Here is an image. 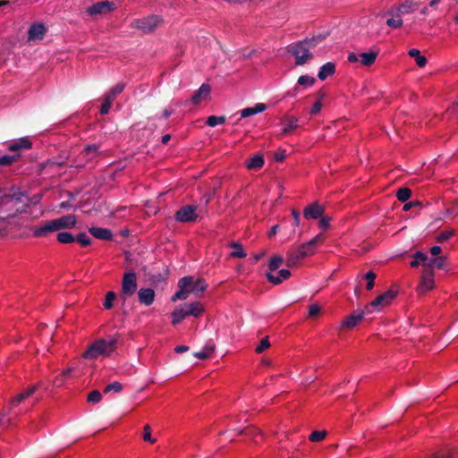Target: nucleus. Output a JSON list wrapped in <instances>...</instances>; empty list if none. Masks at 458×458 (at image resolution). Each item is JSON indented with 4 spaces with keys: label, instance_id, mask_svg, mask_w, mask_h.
<instances>
[{
    "label": "nucleus",
    "instance_id": "obj_42",
    "mask_svg": "<svg viewBox=\"0 0 458 458\" xmlns=\"http://www.w3.org/2000/svg\"><path fill=\"white\" fill-rule=\"evenodd\" d=\"M444 262L445 259L443 257L432 259L428 262L426 268L432 269L433 267H442L444 266Z\"/></svg>",
    "mask_w": 458,
    "mask_h": 458
},
{
    "label": "nucleus",
    "instance_id": "obj_2",
    "mask_svg": "<svg viewBox=\"0 0 458 458\" xmlns=\"http://www.w3.org/2000/svg\"><path fill=\"white\" fill-rule=\"evenodd\" d=\"M178 287L179 290L172 297V301H184L189 297L190 293L198 296L207 290L208 284L201 278L194 280L192 276H184L179 280Z\"/></svg>",
    "mask_w": 458,
    "mask_h": 458
},
{
    "label": "nucleus",
    "instance_id": "obj_53",
    "mask_svg": "<svg viewBox=\"0 0 458 458\" xmlns=\"http://www.w3.org/2000/svg\"><path fill=\"white\" fill-rule=\"evenodd\" d=\"M113 101L106 98V97H104V102L101 106V108H100V113L102 114H106L109 112V109L111 107V105H112Z\"/></svg>",
    "mask_w": 458,
    "mask_h": 458
},
{
    "label": "nucleus",
    "instance_id": "obj_45",
    "mask_svg": "<svg viewBox=\"0 0 458 458\" xmlns=\"http://www.w3.org/2000/svg\"><path fill=\"white\" fill-rule=\"evenodd\" d=\"M322 308L318 304H312L309 307V317L317 318L321 313Z\"/></svg>",
    "mask_w": 458,
    "mask_h": 458
},
{
    "label": "nucleus",
    "instance_id": "obj_16",
    "mask_svg": "<svg viewBox=\"0 0 458 458\" xmlns=\"http://www.w3.org/2000/svg\"><path fill=\"white\" fill-rule=\"evenodd\" d=\"M324 214V208L318 203L314 202L307 206L303 211L306 219H317Z\"/></svg>",
    "mask_w": 458,
    "mask_h": 458
},
{
    "label": "nucleus",
    "instance_id": "obj_7",
    "mask_svg": "<svg viewBox=\"0 0 458 458\" xmlns=\"http://www.w3.org/2000/svg\"><path fill=\"white\" fill-rule=\"evenodd\" d=\"M198 217L197 206L185 205L175 213V219L182 223H190L195 221Z\"/></svg>",
    "mask_w": 458,
    "mask_h": 458
},
{
    "label": "nucleus",
    "instance_id": "obj_37",
    "mask_svg": "<svg viewBox=\"0 0 458 458\" xmlns=\"http://www.w3.org/2000/svg\"><path fill=\"white\" fill-rule=\"evenodd\" d=\"M142 438L144 441L148 442L150 444H155L157 442V439L152 437L151 436V428L148 424H146L143 427Z\"/></svg>",
    "mask_w": 458,
    "mask_h": 458
},
{
    "label": "nucleus",
    "instance_id": "obj_48",
    "mask_svg": "<svg viewBox=\"0 0 458 458\" xmlns=\"http://www.w3.org/2000/svg\"><path fill=\"white\" fill-rule=\"evenodd\" d=\"M386 24H387V26H389L391 28L397 29V28L402 27L403 20L401 18H399V17L398 18H394V16H393L392 18H389L386 21Z\"/></svg>",
    "mask_w": 458,
    "mask_h": 458
},
{
    "label": "nucleus",
    "instance_id": "obj_60",
    "mask_svg": "<svg viewBox=\"0 0 458 458\" xmlns=\"http://www.w3.org/2000/svg\"><path fill=\"white\" fill-rule=\"evenodd\" d=\"M348 61L351 63H356L360 62L359 55H356L354 53H351L348 55Z\"/></svg>",
    "mask_w": 458,
    "mask_h": 458
},
{
    "label": "nucleus",
    "instance_id": "obj_32",
    "mask_svg": "<svg viewBox=\"0 0 458 458\" xmlns=\"http://www.w3.org/2000/svg\"><path fill=\"white\" fill-rule=\"evenodd\" d=\"M229 246L231 248H233L234 250L230 253V256L232 258H245L246 253L242 249V246L239 242H232L229 243Z\"/></svg>",
    "mask_w": 458,
    "mask_h": 458
},
{
    "label": "nucleus",
    "instance_id": "obj_17",
    "mask_svg": "<svg viewBox=\"0 0 458 458\" xmlns=\"http://www.w3.org/2000/svg\"><path fill=\"white\" fill-rule=\"evenodd\" d=\"M46 33V28L41 23H36L30 27L28 31V40L29 41H38L41 40Z\"/></svg>",
    "mask_w": 458,
    "mask_h": 458
},
{
    "label": "nucleus",
    "instance_id": "obj_57",
    "mask_svg": "<svg viewBox=\"0 0 458 458\" xmlns=\"http://www.w3.org/2000/svg\"><path fill=\"white\" fill-rule=\"evenodd\" d=\"M414 259L416 260H419V262H422L423 265L427 267V260H428V257L426 256V254L420 252V251H417L414 253L413 255Z\"/></svg>",
    "mask_w": 458,
    "mask_h": 458
},
{
    "label": "nucleus",
    "instance_id": "obj_22",
    "mask_svg": "<svg viewBox=\"0 0 458 458\" xmlns=\"http://www.w3.org/2000/svg\"><path fill=\"white\" fill-rule=\"evenodd\" d=\"M291 272L287 269H281L277 275H275L274 273L268 272L267 273V280L272 283L273 284H279L284 280H286L290 277Z\"/></svg>",
    "mask_w": 458,
    "mask_h": 458
},
{
    "label": "nucleus",
    "instance_id": "obj_14",
    "mask_svg": "<svg viewBox=\"0 0 458 458\" xmlns=\"http://www.w3.org/2000/svg\"><path fill=\"white\" fill-rule=\"evenodd\" d=\"M417 8V5L411 1H407L400 5L393 6L389 11L388 14L392 16L400 17L402 15L412 13Z\"/></svg>",
    "mask_w": 458,
    "mask_h": 458
},
{
    "label": "nucleus",
    "instance_id": "obj_1",
    "mask_svg": "<svg viewBox=\"0 0 458 458\" xmlns=\"http://www.w3.org/2000/svg\"><path fill=\"white\" fill-rule=\"evenodd\" d=\"M325 38L326 36L322 34L314 36L310 38H305L304 40L288 46L287 51L294 56L296 65H304L313 57L310 50L316 47Z\"/></svg>",
    "mask_w": 458,
    "mask_h": 458
},
{
    "label": "nucleus",
    "instance_id": "obj_58",
    "mask_svg": "<svg viewBox=\"0 0 458 458\" xmlns=\"http://www.w3.org/2000/svg\"><path fill=\"white\" fill-rule=\"evenodd\" d=\"M321 108H322V102L320 100H318L316 103H314V105L312 106V107L310 109V113L312 114H317L318 113L320 112Z\"/></svg>",
    "mask_w": 458,
    "mask_h": 458
},
{
    "label": "nucleus",
    "instance_id": "obj_24",
    "mask_svg": "<svg viewBox=\"0 0 458 458\" xmlns=\"http://www.w3.org/2000/svg\"><path fill=\"white\" fill-rule=\"evenodd\" d=\"M335 72V65L334 63L328 62L322 65L318 73V77L320 81H325L328 76H331Z\"/></svg>",
    "mask_w": 458,
    "mask_h": 458
},
{
    "label": "nucleus",
    "instance_id": "obj_50",
    "mask_svg": "<svg viewBox=\"0 0 458 458\" xmlns=\"http://www.w3.org/2000/svg\"><path fill=\"white\" fill-rule=\"evenodd\" d=\"M18 159V156H3L0 157V165H9Z\"/></svg>",
    "mask_w": 458,
    "mask_h": 458
},
{
    "label": "nucleus",
    "instance_id": "obj_19",
    "mask_svg": "<svg viewBox=\"0 0 458 458\" xmlns=\"http://www.w3.org/2000/svg\"><path fill=\"white\" fill-rule=\"evenodd\" d=\"M210 86L208 84H202L200 88L193 94L191 102L194 105H199L206 100L210 94Z\"/></svg>",
    "mask_w": 458,
    "mask_h": 458
},
{
    "label": "nucleus",
    "instance_id": "obj_49",
    "mask_svg": "<svg viewBox=\"0 0 458 458\" xmlns=\"http://www.w3.org/2000/svg\"><path fill=\"white\" fill-rule=\"evenodd\" d=\"M101 399H102V395H101L100 392H98L97 390L90 392L88 395V402H89V403H97L100 402Z\"/></svg>",
    "mask_w": 458,
    "mask_h": 458
},
{
    "label": "nucleus",
    "instance_id": "obj_15",
    "mask_svg": "<svg viewBox=\"0 0 458 458\" xmlns=\"http://www.w3.org/2000/svg\"><path fill=\"white\" fill-rule=\"evenodd\" d=\"M53 221L55 223L57 232L63 229L73 228L77 222L76 216L71 214L53 219Z\"/></svg>",
    "mask_w": 458,
    "mask_h": 458
},
{
    "label": "nucleus",
    "instance_id": "obj_18",
    "mask_svg": "<svg viewBox=\"0 0 458 458\" xmlns=\"http://www.w3.org/2000/svg\"><path fill=\"white\" fill-rule=\"evenodd\" d=\"M39 387V385H33L28 387L27 389L23 390L21 393L18 394L16 396H14L10 401V406L11 408L20 404L21 402H23L25 399L31 396L37 389Z\"/></svg>",
    "mask_w": 458,
    "mask_h": 458
},
{
    "label": "nucleus",
    "instance_id": "obj_35",
    "mask_svg": "<svg viewBox=\"0 0 458 458\" xmlns=\"http://www.w3.org/2000/svg\"><path fill=\"white\" fill-rule=\"evenodd\" d=\"M72 369H67L66 370L63 371L61 374L56 376L53 382V385L55 387H61L64 384L66 377L70 375Z\"/></svg>",
    "mask_w": 458,
    "mask_h": 458
},
{
    "label": "nucleus",
    "instance_id": "obj_27",
    "mask_svg": "<svg viewBox=\"0 0 458 458\" xmlns=\"http://www.w3.org/2000/svg\"><path fill=\"white\" fill-rule=\"evenodd\" d=\"M89 233L94 237L101 240H110L112 238L111 231L106 228L91 227Z\"/></svg>",
    "mask_w": 458,
    "mask_h": 458
},
{
    "label": "nucleus",
    "instance_id": "obj_34",
    "mask_svg": "<svg viewBox=\"0 0 458 458\" xmlns=\"http://www.w3.org/2000/svg\"><path fill=\"white\" fill-rule=\"evenodd\" d=\"M124 85L122 83H118L114 86L106 95L105 97L112 101L115 99V98L123 90Z\"/></svg>",
    "mask_w": 458,
    "mask_h": 458
},
{
    "label": "nucleus",
    "instance_id": "obj_63",
    "mask_svg": "<svg viewBox=\"0 0 458 458\" xmlns=\"http://www.w3.org/2000/svg\"><path fill=\"white\" fill-rule=\"evenodd\" d=\"M277 229H278V225H274V226L271 228L270 232L268 233V236H269V237H273L274 235H276V233H277Z\"/></svg>",
    "mask_w": 458,
    "mask_h": 458
},
{
    "label": "nucleus",
    "instance_id": "obj_64",
    "mask_svg": "<svg viewBox=\"0 0 458 458\" xmlns=\"http://www.w3.org/2000/svg\"><path fill=\"white\" fill-rule=\"evenodd\" d=\"M434 458H450L449 455L445 454H437Z\"/></svg>",
    "mask_w": 458,
    "mask_h": 458
},
{
    "label": "nucleus",
    "instance_id": "obj_4",
    "mask_svg": "<svg viewBox=\"0 0 458 458\" xmlns=\"http://www.w3.org/2000/svg\"><path fill=\"white\" fill-rule=\"evenodd\" d=\"M205 311L204 305L200 301L184 303L177 306L172 312V324L177 325L181 323L188 316L195 318L200 317Z\"/></svg>",
    "mask_w": 458,
    "mask_h": 458
},
{
    "label": "nucleus",
    "instance_id": "obj_51",
    "mask_svg": "<svg viewBox=\"0 0 458 458\" xmlns=\"http://www.w3.org/2000/svg\"><path fill=\"white\" fill-rule=\"evenodd\" d=\"M77 242L81 245V246H88L90 244L91 242V240L90 238L86 234V233H80L77 238H76Z\"/></svg>",
    "mask_w": 458,
    "mask_h": 458
},
{
    "label": "nucleus",
    "instance_id": "obj_40",
    "mask_svg": "<svg viewBox=\"0 0 458 458\" xmlns=\"http://www.w3.org/2000/svg\"><path fill=\"white\" fill-rule=\"evenodd\" d=\"M315 83V79L308 75H301L298 79V85L311 87Z\"/></svg>",
    "mask_w": 458,
    "mask_h": 458
},
{
    "label": "nucleus",
    "instance_id": "obj_62",
    "mask_svg": "<svg viewBox=\"0 0 458 458\" xmlns=\"http://www.w3.org/2000/svg\"><path fill=\"white\" fill-rule=\"evenodd\" d=\"M441 252V248L439 246H434L430 249V253L432 256H437Z\"/></svg>",
    "mask_w": 458,
    "mask_h": 458
},
{
    "label": "nucleus",
    "instance_id": "obj_52",
    "mask_svg": "<svg viewBox=\"0 0 458 458\" xmlns=\"http://www.w3.org/2000/svg\"><path fill=\"white\" fill-rule=\"evenodd\" d=\"M270 346V343L268 341V337H264L259 344L257 346L256 348V352L258 353H261L263 351H265L266 349H267L268 347Z\"/></svg>",
    "mask_w": 458,
    "mask_h": 458
},
{
    "label": "nucleus",
    "instance_id": "obj_26",
    "mask_svg": "<svg viewBox=\"0 0 458 458\" xmlns=\"http://www.w3.org/2000/svg\"><path fill=\"white\" fill-rule=\"evenodd\" d=\"M266 105L263 103H258L253 107H247L241 111V116L246 118L256 114L261 113L266 109Z\"/></svg>",
    "mask_w": 458,
    "mask_h": 458
},
{
    "label": "nucleus",
    "instance_id": "obj_55",
    "mask_svg": "<svg viewBox=\"0 0 458 458\" xmlns=\"http://www.w3.org/2000/svg\"><path fill=\"white\" fill-rule=\"evenodd\" d=\"M179 105H180V102L178 100H174L172 105L164 110L162 116L164 118H168L174 113V108L172 106H178Z\"/></svg>",
    "mask_w": 458,
    "mask_h": 458
},
{
    "label": "nucleus",
    "instance_id": "obj_6",
    "mask_svg": "<svg viewBox=\"0 0 458 458\" xmlns=\"http://www.w3.org/2000/svg\"><path fill=\"white\" fill-rule=\"evenodd\" d=\"M395 296V292L392 290L386 291V293L377 296L374 301H372L369 304L366 306L367 312L372 313L383 310L384 308L391 304Z\"/></svg>",
    "mask_w": 458,
    "mask_h": 458
},
{
    "label": "nucleus",
    "instance_id": "obj_59",
    "mask_svg": "<svg viewBox=\"0 0 458 458\" xmlns=\"http://www.w3.org/2000/svg\"><path fill=\"white\" fill-rule=\"evenodd\" d=\"M292 216L293 217V224H294V225L295 226H299V225H300V213L297 210L293 209L292 211Z\"/></svg>",
    "mask_w": 458,
    "mask_h": 458
},
{
    "label": "nucleus",
    "instance_id": "obj_39",
    "mask_svg": "<svg viewBox=\"0 0 458 458\" xmlns=\"http://www.w3.org/2000/svg\"><path fill=\"white\" fill-rule=\"evenodd\" d=\"M225 122L224 116L211 115L207 119V124L210 127H215L217 124H223Z\"/></svg>",
    "mask_w": 458,
    "mask_h": 458
},
{
    "label": "nucleus",
    "instance_id": "obj_56",
    "mask_svg": "<svg viewBox=\"0 0 458 458\" xmlns=\"http://www.w3.org/2000/svg\"><path fill=\"white\" fill-rule=\"evenodd\" d=\"M330 221H331V218L329 216L321 217V219L318 221L319 228H321L323 230L327 229L330 225Z\"/></svg>",
    "mask_w": 458,
    "mask_h": 458
},
{
    "label": "nucleus",
    "instance_id": "obj_23",
    "mask_svg": "<svg viewBox=\"0 0 458 458\" xmlns=\"http://www.w3.org/2000/svg\"><path fill=\"white\" fill-rule=\"evenodd\" d=\"M303 258H305V255L302 254V251L300 250L299 246L295 250H292L287 253L286 266L294 267L298 264V261Z\"/></svg>",
    "mask_w": 458,
    "mask_h": 458
},
{
    "label": "nucleus",
    "instance_id": "obj_31",
    "mask_svg": "<svg viewBox=\"0 0 458 458\" xmlns=\"http://www.w3.org/2000/svg\"><path fill=\"white\" fill-rule=\"evenodd\" d=\"M362 314L350 315L343 321L342 327L346 328H352L362 319Z\"/></svg>",
    "mask_w": 458,
    "mask_h": 458
},
{
    "label": "nucleus",
    "instance_id": "obj_21",
    "mask_svg": "<svg viewBox=\"0 0 458 458\" xmlns=\"http://www.w3.org/2000/svg\"><path fill=\"white\" fill-rule=\"evenodd\" d=\"M138 297L140 303L149 306L153 303L155 299V292L151 288H141L138 292Z\"/></svg>",
    "mask_w": 458,
    "mask_h": 458
},
{
    "label": "nucleus",
    "instance_id": "obj_43",
    "mask_svg": "<svg viewBox=\"0 0 458 458\" xmlns=\"http://www.w3.org/2000/svg\"><path fill=\"white\" fill-rule=\"evenodd\" d=\"M115 299V293L114 292H108L106 295L105 301L103 303L105 309L110 310L113 307V302Z\"/></svg>",
    "mask_w": 458,
    "mask_h": 458
},
{
    "label": "nucleus",
    "instance_id": "obj_38",
    "mask_svg": "<svg viewBox=\"0 0 458 458\" xmlns=\"http://www.w3.org/2000/svg\"><path fill=\"white\" fill-rule=\"evenodd\" d=\"M283 262V259L280 256H274L271 258L268 267L269 272L274 273L279 267L281 266Z\"/></svg>",
    "mask_w": 458,
    "mask_h": 458
},
{
    "label": "nucleus",
    "instance_id": "obj_44",
    "mask_svg": "<svg viewBox=\"0 0 458 458\" xmlns=\"http://www.w3.org/2000/svg\"><path fill=\"white\" fill-rule=\"evenodd\" d=\"M376 274L373 272V271H369L364 278L367 280V285H366V288L368 290H372L373 287H374V281L376 279Z\"/></svg>",
    "mask_w": 458,
    "mask_h": 458
},
{
    "label": "nucleus",
    "instance_id": "obj_8",
    "mask_svg": "<svg viewBox=\"0 0 458 458\" xmlns=\"http://www.w3.org/2000/svg\"><path fill=\"white\" fill-rule=\"evenodd\" d=\"M32 234L37 238H46L51 233L57 232L55 223L52 220H46L32 227Z\"/></svg>",
    "mask_w": 458,
    "mask_h": 458
},
{
    "label": "nucleus",
    "instance_id": "obj_41",
    "mask_svg": "<svg viewBox=\"0 0 458 458\" xmlns=\"http://www.w3.org/2000/svg\"><path fill=\"white\" fill-rule=\"evenodd\" d=\"M396 197L400 201L404 202L411 197V190L408 188H401L398 190Z\"/></svg>",
    "mask_w": 458,
    "mask_h": 458
},
{
    "label": "nucleus",
    "instance_id": "obj_10",
    "mask_svg": "<svg viewBox=\"0 0 458 458\" xmlns=\"http://www.w3.org/2000/svg\"><path fill=\"white\" fill-rule=\"evenodd\" d=\"M137 290V279L134 273H126L122 283V293L124 296H131Z\"/></svg>",
    "mask_w": 458,
    "mask_h": 458
},
{
    "label": "nucleus",
    "instance_id": "obj_28",
    "mask_svg": "<svg viewBox=\"0 0 458 458\" xmlns=\"http://www.w3.org/2000/svg\"><path fill=\"white\" fill-rule=\"evenodd\" d=\"M377 53L374 51L364 52L359 54L360 62L361 64L365 66H369L373 64L377 59Z\"/></svg>",
    "mask_w": 458,
    "mask_h": 458
},
{
    "label": "nucleus",
    "instance_id": "obj_54",
    "mask_svg": "<svg viewBox=\"0 0 458 458\" xmlns=\"http://www.w3.org/2000/svg\"><path fill=\"white\" fill-rule=\"evenodd\" d=\"M454 235L453 231H445L439 233L437 237V241L440 242H445L450 239Z\"/></svg>",
    "mask_w": 458,
    "mask_h": 458
},
{
    "label": "nucleus",
    "instance_id": "obj_36",
    "mask_svg": "<svg viewBox=\"0 0 458 458\" xmlns=\"http://www.w3.org/2000/svg\"><path fill=\"white\" fill-rule=\"evenodd\" d=\"M57 241L61 243H71L75 241L73 235L67 232L59 233L57 234Z\"/></svg>",
    "mask_w": 458,
    "mask_h": 458
},
{
    "label": "nucleus",
    "instance_id": "obj_3",
    "mask_svg": "<svg viewBox=\"0 0 458 458\" xmlns=\"http://www.w3.org/2000/svg\"><path fill=\"white\" fill-rule=\"evenodd\" d=\"M118 338L116 336H108L101 338L92 343L83 357L88 360H97L99 357H109L115 351Z\"/></svg>",
    "mask_w": 458,
    "mask_h": 458
},
{
    "label": "nucleus",
    "instance_id": "obj_5",
    "mask_svg": "<svg viewBox=\"0 0 458 458\" xmlns=\"http://www.w3.org/2000/svg\"><path fill=\"white\" fill-rule=\"evenodd\" d=\"M164 20L159 15H149L141 19H135L131 21V27L140 30L144 34L153 32L157 28L161 26Z\"/></svg>",
    "mask_w": 458,
    "mask_h": 458
},
{
    "label": "nucleus",
    "instance_id": "obj_13",
    "mask_svg": "<svg viewBox=\"0 0 458 458\" xmlns=\"http://www.w3.org/2000/svg\"><path fill=\"white\" fill-rule=\"evenodd\" d=\"M98 156V147L89 146L87 147L79 156V160L76 163V166L82 167L89 161H92Z\"/></svg>",
    "mask_w": 458,
    "mask_h": 458
},
{
    "label": "nucleus",
    "instance_id": "obj_61",
    "mask_svg": "<svg viewBox=\"0 0 458 458\" xmlns=\"http://www.w3.org/2000/svg\"><path fill=\"white\" fill-rule=\"evenodd\" d=\"M189 350V347L186 345H177L174 348V352L177 353H182L184 352H187Z\"/></svg>",
    "mask_w": 458,
    "mask_h": 458
},
{
    "label": "nucleus",
    "instance_id": "obj_11",
    "mask_svg": "<svg viewBox=\"0 0 458 458\" xmlns=\"http://www.w3.org/2000/svg\"><path fill=\"white\" fill-rule=\"evenodd\" d=\"M434 286H435V282H434L433 270L429 269V268H425L417 290H418L419 293H424L433 289Z\"/></svg>",
    "mask_w": 458,
    "mask_h": 458
},
{
    "label": "nucleus",
    "instance_id": "obj_33",
    "mask_svg": "<svg viewBox=\"0 0 458 458\" xmlns=\"http://www.w3.org/2000/svg\"><path fill=\"white\" fill-rule=\"evenodd\" d=\"M409 55L411 57L415 58L416 64L420 67H424L427 63V59L424 55H420V52L418 49L412 48L409 51Z\"/></svg>",
    "mask_w": 458,
    "mask_h": 458
},
{
    "label": "nucleus",
    "instance_id": "obj_46",
    "mask_svg": "<svg viewBox=\"0 0 458 458\" xmlns=\"http://www.w3.org/2000/svg\"><path fill=\"white\" fill-rule=\"evenodd\" d=\"M122 389H123V386H122L121 383H119V382H113L111 384H108L105 387L104 392L105 393H108V392L114 391L115 393H119L120 391H122Z\"/></svg>",
    "mask_w": 458,
    "mask_h": 458
},
{
    "label": "nucleus",
    "instance_id": "obj_47",
    "mask_svg": "<svg viewBox=\"0 0 458 458\" xmlns=\"http://www.w3.org/2000/svg\"><path fill=\"white\" fill-rule=\"evenodd\" d=\"M326 435V431H313L310 436V440L312 442H319L325 438Z\"/></svg>",
    "mask_w": 458,
    "mask_h": 458
},
{
    "label": "nucleus",
    "instance_id": "obj_30",
    "mask_svg": "<svg viewBox=\"0 0 458 458\" xmlns=\"http://www.w3.org/2000/svg\"><path fill=\"white\" fill-rule=\"evenodd\" d=\"M215 351V345L212 343H208L202 350L194 353V356L199 360L208 359Z\"/></svg>",
    "mask_w": 458,
    "mask_h": 458
},
{
    "label": "nucleus",
    "instance_id": "obj_29",
    "mask_svg": "<svg viewBox=\"0 0 458 458\" xmlns=\"http://www.w3.org/2000/svg\"><path fill=\"white\" fill-rule=\"evenodd\" d=\"M263 165L264 158L259 155L250 157L246 161V167L250 170H258L261 168Z\"/></svg>",
    "mask_w": 458,
    "mask_h": 458
},
{
    "label": "nucleus",
    "instance_id": "obj_25",
    "mask_svg": "<svg viewBox=\"0 0 458 458\" xmlns=\"http://www.w3.org/2000/svg\"><path fill=\"white\" fill-rule=\"evenodd\" d=\"M31 148V141L28 138H21L8 146L10 151H18L20 149H29Z\"/></svg>",
    "mask_w": 458,
    "mask_h": 458
},
{
    "label": "nucleus",
    "instance_id": "obj_20",
    "mask_svg": "<svg viewBox=\"0 0 458 458\" xmlns=\"http://www.w3.org/2000/svg\"><path fill=\"white\" fill-rule=\"evenodd\" d=\"M281 123L284 127L280 135L284 136L298 127V119L294 116L286 115L283 118Z\"/></svg>",
    "mask_w": 458,
    "mask_h": 458
},
{
    "label": "nucleus",
    "instance_id": "obj_9",
    "mask_svg": "<svg viewBox=\"0 0 458 458\" xmlns=\"http://www.w3.org/2000/svg\"><path fill=\"white\" fill-rule=\"evenodd\" d=\"M114 9L115 5L113 2L101 1L88 7L87 13L90 16L103 15L111 13Z\"/></svg>",
    "mask_w": 458,
    "mask_h": 458
},
{
    "label": "nucleus",
    "instance_id": "obj_12",
    "mask_svg": "<svg viewBox=\"0 0 458 458\" xmlns=\"http://www.w3.org/2000/svg\"><path fill=\"white\" fill-rule=\"evenodd\" d=\"M324 241L325 235L323 233H318L308 242L301 244L300 246V250L305 257L311 256L315 253L317 246L322 244Z\"/></svg>",
    "mask_w": 458,
    "mask_h": 458
}]
</instances>
